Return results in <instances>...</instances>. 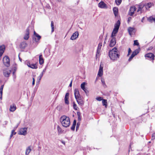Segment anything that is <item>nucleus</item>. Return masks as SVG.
<instances>
[{
  "label": "nucleus",
  "mask_w": 155,
  "mask_h": 155,
  "mask_svg": "<svg viewBox=\"0 0 155 155\" xmlns=\"http://www.w3.org/2000/svg\"><path fill=\"white\" fill-rule=\"evenodd\" d=\"M109 55L110 59L113 61L117 60L118 58H119L120 56L117 49L115 47L110 51L109 52Z\"/></svg>",
  "instance_id": "f257e3e1"
},
{
  "label": "nucleus",
  "mask_w": 155,
  "mask_h": 155,
  "mask_svg": "<svg viewBox=\"0 0 155 155\" xmlns=\"http://www.w3.org/2000/svg\"><path fill=\"white\" fill-rule=\"evenodd\" d=\"M60 121L62 126L65 127H67L70 125V118L69 117L65 115H63L61 116L60 118Z\"/></svg>",
  "instance_id": "f03ea898"
},
{
  "label": "nucleus",
  "mask_w": 155,
  "mask_h": 155,
  "mask_svg": "<svg viewBox=\"0 0 155 155\" xmlns=\"http://www.w3.org/2000/svg\"><path fill=\"white\" fill-rule=\"evenodd\" d=\"M120 21L118 20L116 23L115 24L114 28L113 31L111 35V37L113 38V37L116 36V34L117 33L120 25Z\"/></svg>",
  "instance_id": "7ed1b4c3"
},
{
  "label": "nucleus",
  "mask_w": 155,
  "mask_h": 155,
  "mask_svg": "<svg viewBox=\"0 0 155 155\" xmlns=\"http://www.w3.org/2000/svg\"><path fill=\"white\" fill-rule=\"evenodd\" d=\"M144 57L146 59L151 61L153 63L155 56L153 53H147L145 54Z\"/></svg>",
  "instance_id": "20e7f679"
},
{
  "label": "nucleus",
  "mask_w": 155,
  "mask_h": 155,
  "mask_svg": "<svg viewBox=\"0 0 155 155\" xmlns=\"http://www.w3.org/2000/svg\"><path fill=\"white\" fill-rule=\"evenodd\" d=\"M3 61L4 65L5 66L7 67H8L10 66V59L8 56H5L3 58Z\"/></svg>",
  "instance_id": "39448f33"
},
{
  "label": "nucleus",
  "mask_w": 155,
  "mask_h": 155,
  "mask_svg": "<svg viewBox=\"0 0 155 155\" xmlns=\"http://www.w3.org/2000/svg\"><path fill=\"white\" fill-rule=\"evenodd\" d=\"M140 51V48L136 49L134 51H133L129 58L128 61H131L133 58Z\"/></svg>",
  "instance_id": "423d86ee"
},
{
  "label": "nucleus",
  "mask_w": 155,
  "mask_h": 155,
  "mask_svg": "<svg viewBox=\"0 0 155 155\" xmlns=\"http://www.w3.org/2000/svg\"><path fill=\"white\" fill-rule=\"evenodd\" d=\"M11 71L8 69H4L3 71L4 76L6 77H8L10 74Z\"/></svg>",
  "instance_id": "0eeeda50"
},
{
  "label": "nucleus",
  "mask_w": 155,
  "mask_h": 155,
  "mask_svg": "<svg viewBox=\"0 0 155 155\" xmlns=\"http://www.w3.org/2000/svg\"><path fill=\"white\" fill-rule=\"evenodd\" d=\"M5 46L4 45L0 46V60L5 50Z\"/></svg>",
  "instance_id": "6e6552de"
},
{
  "label": "nucleus",
  "mask_w": 155,
  "mask_h": 155,
  "mask_svg": "<svg viewBox=\"0 0 155 155\" xmlns=\"http://www.w3.org/2000/svg\"><path fill=\"white\" fill-rule=\"evenodd\" d=\"M29 27H28L26 30V33L24 38L25 40H28L29 38Z\"/></svg>",
  "instance_id": "1a4fd4ad"
},
{
  "label": "nucleus",
  "mask_w": 155,
  "mask_h": 155,
  "mask_svg": "<svg viewBox=\"0 0 155 155\" xmlns=\"http://www.w3.org/2000/svg\"><path fill=\"white\" fill-rule=\"evenodd\" d=\"M27 128H21L19 131V134L21 135H25L27 134Z\"/></svg>",
  "instance_id": "9d476101"
},
{
  "label": "nucleus",
  "mask_w": 155,
  "mask_h": 155,
  "mask_svg": "<svg viewBox=\"0 0 155 155\" xmlns=\"http://www.w3.org/2000/svg\"><path fill=\"white\" fill-rule=\"evenodd\" d=\"M99 8H107V5L103 1H101L99 3L98 5Z\"/></svg>",
  "instance_id": "9b49d317"
},
{
  "label": "nucleus",
  "mask_w": 155,
  "mask_h": 155,
  "mask_svg": "<svg viewBox=\"0 0 155 155\" xmlns=\"http://www.w3.org/2000/svg\"><path fill=\"white\" fill-rule=\"evenodd\" d=\"M136 9V7L135 6L131 7L129 11V15L130 16H132L134 14V12Z\"/></svg>",
  "instance_id": "f8f14e48"
},
{
  "label": "nucleus",
  "mask_w": 155,
  "mask_h": 155,
  "mask_svg": "<svg viewBox=\"0 0 155 155\" xmlns=\"http://www.w3.org/2000/svg\"><path fill=\"white\" fill-rule=\"evenodd\" d=\"M74 94L76 99H78L81 97L79 94V91L78 89H75L74 90Z\"/></svg>",
  "instance_id": "ddd939ff"
},
{
  "label": "nucleus",
  "mask_w": 155,
  "mask_h": 155,
  "mask_svg": "<svg viewBox=\"0 0 155 155\" xmlns=\"http://www.w3.org/2000/svg\"><path fill=\"white\" fill-rule=\"evenodd\" d=\"M102 46V43L101 42L99 44L98 46L97 50V51L96 54V56H99L101 50V47Z\"/></svg>",
  "instance_id": "4468645a"
},
{
  "label": "nucleus",
  "mask_w": 155,
  "mask_h": 155,
  "mask_svg": "<svg viewBox=\"0 0 155 155\" xmlns=\"http://www.w3.org/2000/svg\"><path fill=\"white\" fill-rule=\"evenodd\" d=\"M27 65L32 69H37L38 68L37 64L36 63L31 64L30 63H27Z\"/></svg>",
  "instance_id": "2eb2a0df"
},
{
  "label": "nucleus",
  "mask_w": 155,
  "mask_h": 155,
  "mask_svg": "<svg viewBox=\"0 0 155 155\" xmlns=\"http://www.w3.org/2000/svg\"><path fill=\"white\" fill-rule=\"evenodd\" d=\"M79 35L78 31H76L73 34L71 38V39L72 40L76 39L78 37Z\"/></svg>",
  "instance_id": "dca6fc26"
},
{
  "label": "nucleus",
  "mask_w": 155,
  "mask_h": 155,
  "mask_svg": "<svg viewBox=\"0 0 155 155\" xmlns=\"http://www.w3.org/2000/svg\"><path fill=\"white\" fill-rule=\"evenodd\" d=\"M69 94L68 93H67L65 95L64 97V101L65 103L66 104H69V101L68 100L69 99Z\"/></svg>",
  "instance_id": "f3484780"
},
{
  "label": "nucleus",
  "mask_w": 155,
  "mask_h": 155,
  "mask_svg": "<svg viewBox=\"0 0 155 155\" xmlns=\"http://www.w3.org/2000/svg\"><path fill=\"white\" fill-rule=\"evenodd\" d=\"M116 43L115 38H113L110 41L109 46L110 47H113L115 45Z\"/></svg>",
  "instance_id": "a211bd4d"
},
{
  "label": "nucleus",
  "mask_w": 155,
  "mask_h": 155,
  "mask_svg": "<svg viewBox=\"0 0 155 155\" xmlns=\"http://www.w3.org/2000/svg\"><path fill=\"white\" fill-rule=\"evenodd\" d=\"M27 46V44L25 42H21L19 45L20 48L21 49H24Z\"/></svg>",
  "instance_id": "6ab92c4d"
},
{
  "label": "nucleus",
  "mask_w": 155,
  "mask_h": 155,
  "mask_svg": "<svg viewBox=\"0 0 155 155\" xmlns=\"http://www.w3.org/2000/svg\"><path fill=\"white\" fill-rule=\"evenodd\" d=\"M103 68L100 65L99 69V70L97 75L99 77H101L103 75Z\"/></svg>",
  "instance_id": "aec40b11"
},
{
  "label": "nucleus",
  "mask_w": 155,
  "mask_h": 155,
  "mask_svg": "<svg viewBox=\"0 0 155 155\" xmlns=\"http://www.w3.org/2000/svg\"><path fill=\"white\" fill-rule=\"evenodd\" d=\"M16 107L15 104H13L12 105H11L9 108V110L10 111L14 112L16 110Z\"/></svg>",
  "instance_id": "412c9836"
},
{
  "label": "nucleus",
  "mask_w": 155,
  "mask_h": 155,
  "mask_svg": "<svg viewBox=\"0 0 155 155\" xmlns=\"http://www.w3.org/2000/svg\"><path fill=\"white\" fill-rule=\"evenodd\" d=\"M145 5L144 4H141L138 5V9L137 10V12H140V13H142V9L144 8Z\"/></svg>",
  "instance_id": "4be33fe9"
},
{
  "label": "nucleus",
  "mask_w": 155,
  "mask_h": 155,
  "mask_svg": "<svg viewBox=\"0 0 155 155\" xmlns=\"http://www.w3.org/2000/svg\"><path fill=\"white\" fill-rule=\"evenodd\" d=\"M39 61L40 64H42L44 63V60L42 54H40L39 56Z\"/></svg>",
  "instance_id": "5701e85b"
},
{
  "label": "nucleus",
  "mask_w": 155,
  "mask_h": 155,
  "mask_svg": "<svg viewBox=\"0 0 155 155\" xmlns=\"http://www.w3.org/2000/svg\"><path fill=\"white\" fill-rule=\"evenodd\" d=\"M85 82H83L81 84V88L84 91L85 93L87 94L88 93V91L87 90L85 87Z\"/></svg>",
  "instance_id": "b1692460"
},
{
  "label": "nucleus",
  "mask_w": 155,
  "mask_h": 155,
  "mask_svg": "<svg viewBox=\"0 0 155 155\" xmlns=\"http://www.w3.org/2000/svg\"><path fill=\"white\" fill-rule=\"evenodd\" d=\"M77 101L78 104L81 106H82L84 104V101L81 99V97L80 98H78V99H76Z\"/></svg>",
  "instance_id": "393cba45"
},
{
  "label": "nucleus",
  "mask_w": 155,
  "mask_h": 155,
  "mask_svg": "<svg viewBox=\"0 0 155 155\" xmlns=\"http://www.w3.org/2000/svg\"><path fill=\"white\" fill-rule=\"evenodd\" d=\"M134 29L135 28H134L129 27L128 28V31L130 35L131 36L133 34Z\"/></svg>",
  "instance_id": "a878e982"
},
{
  "label": "nucleus",
  "mask_w": 155,
  "mask_h": 155,
  "mask_svg": "<svg viewBox=\"0 0 155 155\" xmlns=\"http://www.w3.org/2000/svg\"><path fill=\"white\" fill-rule=\"evenodd\" d=\"M147 20L148 21L150 22H155V17L153 16H152L148 18Z\"/></svg>",
  "instance_id": "bb28decb"
},
{
  "label": "nucleus",
  "mask_w": 155,
  "mask_h": 155,
  "mask_svg": "<svg viewBox=\"0 0 155 155\" xmlns=\"http://www.w3.org/2000/svg\"><path fill=\"white\" fill-rule=\"evenodd\" d=\"M113 11L115 16L116 17L118 13V9L117 8L114 7L113 9Z\"/></svg>",
  "instance_id": "cd10ccee"
},
{
  "label": "nucleus",
  "mask_w": 155,
  "mask_h": 155,
  "mask_svg": "<svg viewBox=\"0 0 155 155\" xmlns=\"http://www.w3.org/2000/svg\"><path fill=\"white\" fill-rule=\"evenodd\" d=\"M76 120H74L73 122V124L72 125L71 127V129L72 130H74L75 128V127L76 125Z\"/></svg>",
  "instance_id": "c85d7f7f"
},
{
  "label": "nucleus",
  "mask_w": 155,
  "mask_h": 155,
  "mask_svg": "<svg viewBox=\"0 0 155 155\" xmlns=\"http://www.w3.org/2000/svg\"><path fill=\"white\" fill-rule=\"evenodd\" d=\"M31 151V147H28L26 150L25 154L28 155Z\"/></svg>",
  "instance_id": "c756f323"
},
{
  "label": "nucleus",
  "mask_w": 155,
  "mask_h": 155,
  "mask_svg": "<svg viewBox=\"0 0 155 155\" xmlns=\"http://www.w3.org/2000/svg\"><path fill=\"white\" fill-rule=\"evenodd\" d=\"M102 103L103 106H105V107H107V103L106 100L103 99L102 100Z\"/></svg>",
  "instance_id": "7c9ffc66"
},
{
  "label": "nucleus",
  "mask_w": 155,
  "mask_h": 155,
  "mask_svg": "<svg viewBox=\"0 0 155 155\" xmlns=\"http://www.w3.org/2000/svg\"><path fill=\"white\" fill-rule=\"evenodd\" d=\"M34 35L37 38L38 41H39L41 38V37L39 35L36 33L35 31L34 32Z\"/></svg>",
  "instance_id": "2f4dec72"
},
{
  "label": "nucleus",
  "mask_w": 155,
  "mask_h": 155,
  "mask_svg": "<svg viewBox=\"0 0 155 155\" xmlns=\"http://www.w3.org/2000/svg\"><path fill=\"white\" fill-rule=\"evenodd\" d=\"M77 114L78 117V120L80 121L81 120L80 112H77Z\"/></svg>",
  "instance_id": "473e14b6"
},
{
  "label": "nucleus",
  "mask_w": 155,
  "mask_h": 155,
  "mask_svg": "<svg viewBox=\"0 0 155 155\" xmlns=\"http://www.w3.org/2000/svg\"><path fill=\"white\" fill-rule=\"evenodd\" d=\"M73 108H74V109L75 110H78V107L77 106L76 104L75 103V102H73Z\"/></svg>",
  "instance_id": "72a5a7b5"
},
{
  "label": "nucleus",
  "mask_w": 155,
  "mask_h": 155,
  "mask_svg": "<svg viewBox=\"0 0 155 155\" xmlns=\"http://www.w3.org/2000/svg\"><path fill=\"white\" fill-rule=\"evenodd\" d=\"M57 128L59 133H62V129L59 126H58Z\"/></svg>",
  "instance_id": "f704fd0d"
},
{
  "label": "nucleus",
  "mask_w": 155,
  "mask_h": 155,
  "mask_svg": "<svg viewBox=\"0 0 155 155\" xmlns=\"http://www.w3.org/2000/svg\"><path fill=\"white\" fill-rule=\"evenodd\" d=\"M51 31L52 32L54 31V25L53 22L52 21L51 23Z\"/></svg>",
  "instance_id": "c9c22d12"
},
{
  "label": "nucleus",
  "mask_w": 155,
  "mask_h": 155,
  "mask_svg": "<svg viewBox=\"0 0 155 155\" xmlns=\"http://www.w3.org/2000/svg\"><path fill=\"white\" fill-rule=\"evenodd\" d=\"M15 130H14L12 131L11 134L10 136V138L13 136V135H15L16 134V133L15 132Z\"/></svg>",
  "instance_id": "e433bc0d"
},
{
  "label": "nucleus",
  "mask_w": 155,
  "mask_h": 155,
  "mask_svg": "<svg viewBox=\"0 0 155 155\" xmlns=\"http://www.w3.org/2000/svg\"><path fill=\"white\" fill-rule=\"evenodd\" d=\"M115 2L116 4L118 5L121 4L122 2V0H115Z\"/></svg>",
  "instance_id": "4c0bfd02"
},
{
  "label": "nucleus",
  "mask_w": 155,
  "mask_h": 155,
  "mask_svg": "<svg viewBox=\"0 0 155 155\" xmlns=\"http://www.w3.org/2000/svg\"><path fill=\"white\" fill-rule=\"evenodd\" d=\"M134 46H135V45L138 46L139 45V43L138 42L137 40H134Z\"/></svg>",
  "instance_id": "58836bf2"
},
{
  "label": "nucleus",
  "mask_w": 155,
  "mask_h": 155,
  "mask_svg": "<svg viewBox=\"0 0 155 155\" xmlns=\"http://www.w3.org/2000/svg\"><path fill=\"white\" fill-rule=\"evenodd\" d=\"M151 6V3H148L147 4V5L146 6V9L147 8H150Z\"/></svg>",
  "instance_id": "ea45409f"
},
{
  "label": "nucleus",
  "mask_w": 155,
  "mask_h": 155,
  "mask_svg": "<svg viewBox=\"0 0 155 155\" xmlns=\"http://www.w3.org/2000/svg\"><path fill=\"white\" fill-rule=\"evenodd\" d=\"M96 99L98 101H102L103 99V98L102 97H97L96 98Z\"/></svg>",
  "instance_id": "a19ab883"
},
{
  "label": "nucleus",
  "mask_w": 155,
  "mask_h": 155,
  "mask_svg": "<svg viewBox=\"0 0 155 155\" xmlns=\"http://www.w3.org/2000/svg\"><path fill=\"white\" fill-rule=\"evenodd\" d=\"M131 52V50L130 48H129L128 49V53L127 54V56H129L130 54V53Z\"/></svg>",
  "instance_id": "79ce46f5"
},
{
  "label": "nucleus",
  "mask_w": 155,
  "mask_h": 155,
  "mask_svg": "<svg viewBox=\"0 0 155 155\" xmlns=\"http://www.w3.org/2000/svg\"><path fill=\"white\" fill-rule=\"evenodd\" d=\"M33 41L36 42H37L39 41H38V38L37 39H36V37H34L33 38Z\"/></svg>",
  "instance_id": "37998d69"
},
{
  "label": "nucleus",
  "mask_w": 155,
  "mask_h": 155,
  "mask_svg": "<svg viewBox=\"0 0 155 155\" xmlns=\"http://www.w3.org/2000/svg\"><path fill=\"white\" fill-rule=\"evenodd\" d=\"M152 139L154 140L155 139V133L153 134L152 136Z\"/></svg>",
  "instance_id": "c03bdc74"
},
{
  "label": "nucleus",
  "mask_w": 155,
  "mask_h": 155,
  "mask_svg": "<svg viewBox=\"0 0 155 155\" xmlns=\"http://www.w3.org/2000/svg\"><path fill=\"white\" fill-rule=\"evenodd\" d=\"M101 80L102 83L103 85H106V84L105 83L104 80L103 79H101Z\"/></svg>",
  "instance_id": "a18cd8bd"
},
{
  "label": "nucleus",
  "mask_w": 155,
  "mask_h": 155,
  "mask_svg": "<svg viewBox=\"0 0 155 155\" xmlns=\"http://www.w3.org/2000/svg\"><path fill=\"white\" fill-rule=\"evenodd\" d=\"M4 87V85H2L1 87V88H0V91H1V93L2 92V91Z\"/></svg>",
  "instance_id": "49530a36"
},
{
  "label": "nucleus",
  "mask_w": 155,
  "mask_h": 155,
  "mask_svg": "<svg viewBox=\"0 0 155 155\" xmlns=\"http://www.w3.org/2000/svg\"><path fill=\"white\" fill-rule=\"evenodd\" d=\"M80 125V124L78 123L76 125V129L77 130L78 128L79 127V126Z\"/></svg>",
  "instance_id": "de8ad7c7"
},
{
  "label": "nucleus",
  "mask_w": 155,
  "mask_h": 155,
  "mask_svg": "<svg viewBox=\"0 0 155 155\" xmlns=\"http://www.w3.org/2000/svg\"><path fill=\"white\" fill-rule=\"evenodd\" d=\"M35 78L33 77V81H32V84L33 85H34L35 84Z\"/></svg>",
  "instance_id": "09e8293b"
},
{
  "label": "nucleus",
  "mask_w": 155,
  "mask_h": 155,
  "mask_svg": "<svg viewBox=\"0 0 155 155\" xmlns=\"http://www.w3.org/2000/svg\"><path fill=\"white\" fill-rule=\"evenodd\" d=\"M2 92L1 93V91H0V98L1 99H2Z\"/></svg>",
  "instance_id": "8fccbe9b"
},
{
  "label": "nucleus",
  "mask_w": 155,
  "mask_h": 155,
  "mask_svg": "<svg viewBox=\"0 0 155 155\" xmlns=\"http://www.w3.org/2000/svg\"><path fill=\"white\" fill-rule=\"evenodd\" d=\"M131 17H129L128 18V22H129L131 20Z\"/></svg>",
  "instance_id": "3c124183"
},
{
  "label": "nucleus",
  "mask_w": 155,
  "mask_h": 155,
  "mask_svg": "<svg viewBox=\"0 0 155 155\" xmlns=\"http://www.w3.org/2000/svg\"><path fill=\"white\" fill-rule=\"evenodd\" d=\"M72 81H71V82L70 84H69V86L70 87H71L72 86Z\"/></svg>",
  "instance_id": "603ef678"
},
{
  "label": "nucleus",
  "mask_w": 155,
  "mask_h": 155,
  "mask_svg": "<svg viewBox=\"0 0 155 155\" xmlns=\"http://www.w3.org/2000/svg\"><path fill=\"white\" fill-rule=\"evenodd\" d=\"M144 17H143V18H142V20H141V21H142V22H143V20H144Z\"/></svg>",
  "instance_id": "864d4df0"
},
{
  "label": "nucleus",
  "mask_w": 155,
  "mask_h": 155,
  "mask_svg": "<svg viewBox=\"0 0 155 155\" xmlns=\"http://www.w3.org/2000/svg\"><path fill=\"white\" fill-rule=\"evenodd\" d=\"M57 0L59 2H60L61 1V0Z\"/></svg>",
  "instance_id": "5fc2aeb1"
},
{
  "label": "nucleus",
  "mask_w": 155,
  "mask_h": 155,
  "mask_svg": "<svg viewBox=\"0 0 155 155\" xmlns=\"http://www.w3.org/2000/svg\"><path fill=\"white\" fill-rule=\"evenodd\" d=\"M131 145H130V146H129V147H131Z\"/></svg>",
  "instance_id": "6e6d98bb"
},
{
  "label": "nucleus",
  "mask_w": 155,
  "mask_h": 155,
  "mask_svg": "<svg viewBox=\"0 0 155 155\" xmlns=\"http://www.w3.org/2000/svg\"><path fill=\"white\" fill-rule=\"evenodd\" d=\"M97 1H98L99 0H96Z\"/></svg>",
  "instance_id": "4d7b16f0"
},
{
  "label": "nucleus",
  "mask_w": 155,
  "mask_h": 155,
  "mask_svg": "<svg viewBox=\"0 0 155 155\" xmlns=\"http://www.w3.org/2000/svg\"><path fill=\"white\" fill-rule=\"evenodd\" d=\"M104 43H105V41L104 42Z\"/></svg>",
  "instance_id": "13d9d810"
}]
</instances>
